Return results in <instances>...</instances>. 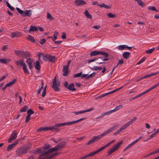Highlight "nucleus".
<instances>
[{
    "label": "nucleus",
    "mask_w": 159,
    "mask_h": 159,
    "mask_svg": "<svg viewBox=\"0 0 159 159\" xmlns=\"http://www.w3.org/2000/svg\"><path fill=\"white\" fill-rule=\"evenodd\" d=\"M66 144L65 141H63L57 144L54 148L48 149L50 145L46 146L41 148L37 149V152L41 154L39 157V159H51L53 156L58 154L57 151L59 150Z\"/></svg>",
    "instance_id": "1"
},
{
    "label": "nucleus",
    "mask_w": 159,
    "mask_h": 159,
    "mask_svg": "<svg viewBox=\"0 0 159 159\" xmlns=\"http://www.w3.org/2000/svg\"><path fill=\"white\" fill-rule=\"evenodd\" d=\"M99 54H101L103 55L104 57V58L102 59V61H107L108 60V59L107 58V57L109 56L108 54L104 52L95 50L92 51L90 54V55L91 56H95Z\"/></svg>",
    "instance_id": "2"
},
{
    "label": "nucleus",
    "mask_w": 159,
    "mask_h": 159,
    "mask_svg": "<svg viewBox=\"0 0 159 159\" xmlns=\"http://www.w3.org/2000/svg\"><path fill=\"white\" fill-rule=\"evenodd\" d=\"M136 119V117H134L130 120L127 122L126 124L123 125L121 127H120L115 132L113 135H116L119 134L122 131L125 129L127 127L132 124L133 122L135 121Z\"/></svg>",
    "instance_id": "3"
},
{
    "label": "nucleus",
    "mask_w": 159,
    "mask_h": 159,
    "mask_svg": "<svg viewBox=\"0 0 159 159\" xmlns=\"http://www.w3.org/2000/svg\"><path fill=\"white\" fill-rule=\"evenodd\" d=\"M14 52L16 55L20 57L27 58L30 56V53L27 51L15 50Z\"/></svg>",
    "instance_id": "4"
},
{
    "label": "nucleus",
    "mask_w": 159,
    "mask_h": 159,
    "mask_svg": "<svg viewBox=\"0 0 159 159\" xmlns=\"http://www.w3.org/2000/svg\"><path fill=\"white\" fill-rule=\"evenodd\" d=\"M122 143V141H121L114 145L108 152V153L107 155V156H108L116 151L120 145Z\"/></svg>",
    "instance_id": "5"
},
{
    "label": "nucleus",
    "mask_w": 159,
    "mask_h": 159,
    "mask_svg": "<svg viewBox=\"0 0 159 159\" xmlns=\"http://www.w3.org/2000/svg\"><path fill=\"white\" fill-rule=\"evenodd\" d=\"M53 84L52 86V88L56 91H59V89L58 87L60 85V82L58 80H56L55 78H54L53 81Z\"/></svg>",
    "instance_id": "6"
},
{
    "label": "nucleus",
    "mask_w": 159,
    "mask_h": 159,
    "mask_svg": "<svg viewBox=\"0 0 159 159\" xmlns=\"http://www.w3.org/2000/svg\"><path fill=\"white\" fill-rule=\"evenodd\" d=\"M27 152V149L22 147L18 148L16 151L17 155L19 157H20L22 155L26 153Z\"/></svg>",
    "instance_id": "7"
},
{
    "label": "nucleus",
    "mask_w": 159,
    "mask_h": 159,
    "mask_svg": "<svg viewBox=\"0 0 159 159\" xmlns=\"http://www.w3.org/2000/svg\"><path fill=\"white\" fill-rule=\"evenodd\" d=\"M119 126V125H116L110 128V129H108L107 130L104 131L102 133V135L103 137L105 136V135L110 133L111 132H112L113 131L115 130L116 129L118 126Z\"/></svg>",
    "instance_id": "8"
},
{
    "label": "nucleus",
    "mask_w": 159,
    "mask_h": 159,
    "mask_svg": "<svg viewBox=\"0 0 159 159\" xmlns=\"http://www.w3.org/2000/svg\"><path fill=\"white\" fill-rule=\"evenodd\" d=\"M74 2L75 5L77 6L84 5L86 4V2L83 0H75Z\"/></svg>",
    "instance_id": "9"
},
{
    "label": "nucleus",
    "mask_w": 159,
    "mask_h": 159,
    "mask_svg": "<svg viewBox=\"0 0 159 159\" xmlns=\"http://www.w3.org/2000/svg\"><path fill=\"white\" fill-rule=\"evenodd\" d=\"M21 35V33L19 31L14 32L11 33V36L12 38L18 37Z\"/></svg>",
    "instance_id": "10"
},
{
    "label": "nucleus",
    "mask_w": 159,
    "mask_h": 159,
    "mask_svg": "<svg viewBox=\"0 0 159 159\" xmlns=\"http://www.w3.org/2000/svg\"><path fill=\"white\" fill-rule=\"evenodd\" d=\"M16 63L17 66L22 67L25 64H26L24 62V60L23 59H20L16 61Z\"/></svg>",
    "instance_id": "11"
},
{
    "label": "nucleus",
    "mask_w": 159,
    "mask_h": 159,
    "mask_svg": "<svg viewBox=\"0 0 159 159\" xmlns=\"http://www.w3.org/2000/svg\"><path fill=\"white\" fill-rule=\"evenodd\" d=\"M32 11L30 10H26L24 11L23 17L28 16L30 17L32 14Z\"/></svg>",
    "instance_id": "12"
},
{
    "label": "nucleus",
    "mask_w": 159,
    "mask_h": 159,
    "mask_svg": "<svg viewBox=\"0 0 159 159\" xmlns=\"http://www.w3.org/2000/svg\"><path fill=\"white\" fill-rule=\"evenodd\" d=\"M17 136V133L13 132L11 136V138L8 140V142H11L12 141L15 139Z\"/></svg>",
    "instance_id": "13"
},
{
    "label": "nucleus",
    "mask_w": 159,
    "mask_h": 159,
    "mask_svg": "<svg viewBox=\"0 0 159 159\" xmlns=\"http://www.w3.org/2000/svg\"><path fill=\"white\" fill-rule=\"evenodd\" d=\"M26 62L28 64L30 69V70L33 68L32 65L33 60L30 58L27 59L26 60Z\"/></svg>",
    "instance_id": "14"
},
{
    "label": "nucleus",
    "mask_w": 159,
    "mask_h": 159,
    "mask_svg": "<svg viewBox=\"0 0 159 159\" xmlns=\"http://www.w3.org/2000/svg\"><path fill=\"white\" fill-rule=\"evenodd\" d=\"M68 70V67H67V66H63V76H66L68 75L69 73Z\"/></svg>",
    "instance_id": "15"
},
{
    "label": "nucleus",
    "mask_w": 159,
    "mask_h": 159,
    "mask_svg": "<svg viewBox=\"0 0 159 159\" xmlns=\"http://www.w3.org/2000/svg\"><path fill=\"white\" fill-rule=\"evenodd\" d=\"M11 61V59L9 58H3L0 59V63L6 64L9 63Z\"/></svg>",
    "instance_id": "16"
},
{
    "label": "nucleus",
    "mask_w": 159,
    "mask_h": 159,
    "mask_svg": "<svg viewBox=\"0 0 159 159\" xmlns=\"http://www.w3.org/2000/svg\"><path fill=\"white\" fill-rule=\"evenodd\" d=\"M98 6L101 7H103L106 9H110L111 7L110 5L105 4L104 3H102L101 4H98Z\"/></svg>",
    "instance_id": "17"
},
{
    "label": "nucleus",
    "mask_w": 159,
    "mask_h": 159,
    "mask_svg": "<svg viewBox=\"0 0 159 159\" xmlns=\"http://www.w3.org/2000/svg\"><path fill=\"white\" fill-rule=\"evenodd\" d=\"M38 28L37 27L33 26H30V29L28 31L29 32H34V31H37L38 30Z\"/></svg>",
    "instance_id": "18"
},
{
    "label": "nucleus",
    "mask_w": 159,
    "mask_h": 159,
    "mask_svg": "<svg viewBox=\"0 0 159 159\" xmlns=\"http://www.w3.org/2000/svg\"><path fill=\"white\" fill-rule=\"evenodd\" d=\"M67 89L69 90L74 91L76 90V89L74 88V84H70L68 86Z\"/></svg>",
    "instance_id": "19"
},
{
    "label": "nucleus",
    "mask_w": 159,
    "mask_h": 159,
    "mask_svg": "<svg viewBox=\"0 0 159 159\" xmlns=\"http://www.w3.org/2000/svg\"><path fill=\"white\" fill-rule=\"evenodd\" d=\"M17 144V143H13L8 145L7 148V150L9 151L11 150L13 148L15 147V145H16Z\"/></svg>",
    "instance_id": "20"
},
{
    "label": "nucleus",
    "mask_w": 159,
    "mask_h": 159,
    "mask_svg": "<svg viewBox=\"0 0 159 159\" xmlns=\"http://www.w3.org/2000/svg\"><path fill=\"white\" fill-rule=\"evenodd\" d=\"M3 2H6L7 7H8L11 10L13 11L15 10V8L10 5L8 1H4Z\"/></svg>",
    "instance_id": "21"
},
{
    "label": "nucleus",
    "mask_w": 159,
    "mask_h": 159,
    "mask_svg": "<svg viewBox=\"0 0 159 159\" xmlns=\"http://www.w3.org/2000/svg\"><path fill=\"white\" fill-rule=\"evenodd\" d=\"M16 79H14L10 82H9L6 84L8 87H9L12 85L16 81Z\"/></svg>",
    "instance_id": "22"
},
{
    "label": "nucleus",
    "mask_w": 159,
    "mask_h": 159,
    "mask_svg": "<svg viewBox=\"0 0 159 159\" xmlns=\"http://www.w3.org/2000/svg\"><path fill=\"white\" fill-rule=\"evenodd\" d=\"M22 69L25 73L26 74H29L30 73L29 72L27 69V67L26 64H25L22 67Z\"/></svg>",
    "instance_id": "23"
},
{
    "label": "nucleus",
    "mask_w": 159,
    "mask_h": 159,
    "mask_svg": "<svg viewBox=\"0 0 159 159\" xmlns=\"http://www.w3.org/2000/svg\"><path fill=\"white\" fill-rule=\"evenodd\" d=\"M135 1L138 2V5L142 7H144L145 4L143 3L141 0H134Z\"/></svg>",
    "instance_id": "24"
},
{
    "label": "nucleus",
    "mask_w": 159,
    "mask_h": 159,
    "mask_svg": "<svg viewBox=\"0 0 159 159\" xmlns=\"http://www.w3.org/2000/svg\"><path fill=\"white\" fill-rule=\"evenodd\" d=\"M26 39L28 40L32 43L34 42L35 41L34 38L33 36L30 35H28Z\"/></svg>",
    "instance_id": "25"
},
{
    "label": "nucleus",
    "mask_w": 159,
    "mask_h": 159,
    "mask_svg": "<svg viewBox=\"0 0 159 159\" xmlns=\"http://www.w3.org/2000/svg\"><path fill=\"white\" fill-rule=\"evenodd\" d=\"M126 45H119L118 47L117 48L119 50H123L125 49H126Z\"/></svg>",
    "instance_id": "26"
},
{
    "label": "nucleus",
    "mask_w": 159,
    "mask_h": 159,
    "mask_svg": "<svg viewBox=\"0 0 159 159\" xmlns=\"http://www.w3.org/2000/svg\"><path fill=\"white\" fill-rule=\"evenodd\" d=\"M114 112L112 109L110 110V111L105 112L104 113H102V116H105L109 115L110 114H111V113Z\"/></svg>",
    "instance_id": "27"
},
{
    "label": "nucleus",
    "mask_w": 159,
    "mask_h": 159,
    "mask_svg": "<svg viewBox=\"0 0 159 159\" xmlns=\"http://www.w3.org/2000/svg\"><path fill=\"white\" fill-rule=\"evenodd\" d=\"M34 66L35 69L37 70H40V66L39 65V62L38 61H36Z\"/></svg>",
    "instance_id": "28"
},
{
    "label": "nucleus",
    "mask_w": 159,
    "mask_h": 159,
    "mask_svg": "<svg viewBox=\"0 0 159 159\" xmlns=\"http://www.w3.org/2000/svg\"><path fill=\"white\" fill-rule=\"evenodd\" d=\"M84 14L89 19H92V16L88 12V11L87 10H86L84 12Z\"/></svg>",
    "instance_id": "29"
},
{
    "label": "nucleus",
    "mask_w": 159,
    "mask_h": 159,
    "mask_svg": "<svg viewBox=\"0 0 159 159\" xmlns=\"http://www.w3.org/2000/svg\"><path fill=\"white\" fill-rule=\"evenodd\" d=\"M130 55L129 52H124L123 54V56L124 58L125 59H127L129 57V55Z\"/></svg>",
    "instance_id": "30"
},
{
    "label": "nucleus",
    "mask_w": 159,
    "mask_h": 159,
    "mask_svg": "<svg viewBox=\"0 0 159 159\" xmlns=\"http://www.w3.org/2000/svg\"><path fill=\"white\" fill-rule=\"evenodd\" d=\"M43 86V82H41V86H40L39 89L37 90V94H39L40 93V92L42 90Z\"/></svg>",
    "instance_id": "31"
},
{
    "label": "nucleus",
    "mask_w": 159,
    "mask_h": 159,
    "mask_svg": "<svg viewBox=\"0 0 159 159\" xmlns=\"http://www.w3.org/2000/svg\"><path fill=\"white\" fill-rule=\"evenodd\" d=\"M102 69L101 67L97 66H94L92 68V69L94 71L100 70Z\"/></svg>",
    "instance_id": "32"
},
{
    "label": "nucleus",
    "mask_w": 159,
    "mask_h": 159,
    "mask_svg": "<svg viewBox=\"0 0 159 159\" xmlns=\"http://www.w3.org/2000/svg\"><path fill=\"white\" fill-rule=\"evenodd\" d=\"M47 17L48 19L51 20H53L54 19V18L52 16L51 14L48 12L47 13Z\"/></svg>",
    "instance_id": "33"
},
{
    "label": "nucleus",
    "mask_w": 159,
    "mask_h": 159,
    "mask_svg": "<svg viewBox=\"0 0 159 159\" xmlns=\"http://www.w3.org/2000/svg\"><path fill=\"white\" fill-rule=\"evenodd\" d=\"M123 106L122 105H119L116 106L115 108L112 109L114 112H116L120 109Z\"/></svg>",
    "instance_id": "34"
},
{
    "label": "nucleus",
    "mask_w": 159,
    "mask_h": 159,
    "mask_svg": "<svg viewBox=\"0 0 159 159\" xmlns=\"http://www.w3.org/2000/svg\"><path fill=\"white\" fill-rule=\"evenodd\" d=\"M57 126H56V124L54 126H53L50 127H47V131L48 130H52L56 129L57 128Z\"/></svg>",
    "instance_id": "35"
},
{
    "label": "nucleus",
    "mask_w": 159,
    "mask_h": 159,
    "mask_svg": "<svg viewBox=\"0 0 159 159\" xmlns=\"http://www.w3.org/2000/svg\"><path fill=\"white\" fill-rule=\"evenodd\" d=\"M155 48L153 47L150 49H148L146 51V52L148 54H150L152 53L155 50Z\"/></svg>",
    "instance_id": "36"
},
{
    "label": "nucleus",
    "mask_w": 159,
    "mask_h": 159,
    "mask_svg": "<svg viewBox=\"0 0 159 159\" xmlns=\"http://www.w3.org/2000/svg\"><path fill=\"white\" fill-rule=\"evenodd\" d=\"M134 145L131 143L129 144L125 148H124L123 150V152H125L127 150L130 148L131 147Z\"/></svg>",
    "instance_id": "37"
},
{
    "label": "nucleus",
    "mask_w": 159,
    "mask_h": 159,
    "mask_svg": "<svg viewBox=\"0 0 159 159\" xmlns=\"http://www.w3.org/2000/svg\"><path fill=\"white\" fill-rule=\"evenodd\" d=\"M99 58L102 59V58H103V57H99ZM98 58H99L98 57H97V58H94L93 59H90L88 61V62L89 63H90L91 62L94 61H96L97 60H98Z\"/></svg>",
    "instance_id": "38"
},
{
    "label": "nucleus",
    "mask_w": 159,
    "mask_h": 159,
    "mask_svg": "<svg viewBox=\"0 0 159 159\" xmlns=\"http://www.w3.org/2000/svg\"><path fill=\"white\" fill-rule=\"evenodd\" d=\"M55 57L53 56H50L49 58L48 61L50 62H53L55 61Z\"/></svg>",
    "instance_id": "39"
},
{
    "label": "nucleus",
    "mask_w": 159,
    "mask_h": 159,
    "mask_svg": "<svg viewBox=\"0 0 159 159\" xmlns=\"http://www.w3.org/2000/svg\"><path fill=\"white\" fill-rule=\"evenodd\" d=\"M16 9L17 11H18V12L19 13L21 14L22 15V16L23 17L24 11L23 10H20L19 8L18 7H16Z\"/></svg>",
    "instance_id": "40"
},
{
    "label": "nucleus",
    "mask_w": 159,
    "mask_h": 159,
    "mask_svg": "<svg viewBox=\"0 0 159 159\" xmlns=\"http://www.w3.org/2000/svg\"><path fill=\"white\" fill-rule=\"evenodd\" d=\"M107 15L108 17L109 18H114L116 17V15L115 14H112L111 13H107Z\"/></svg>",
    "instance_id": "41"
},
{
    "label": "nucleus",
    "mask_w": 159,
    "mask_h": 159,
    "mask_svg": "<svg viewBox=\"0 0 159 159\" xmlns=\"http://www.w3.org/2000/svg\"><path fill=\"white\" fill-rule=\"evenodd\" d=\"M145 60V57H142L139 61H138L136 64L137 65H139L141 64V63L143 62Z\"/></svg>",
    "instance_id": "42"
},
{
    "label": "nucleus",
    "mask_w": 159,
    "mask_h": 159,
    "mask_svg": "<svg viewBox=\"0 0 159 159\" xmlns=\"http://www.w3.org/2000/svg\"><path fill=\"white\" fill-rule=\"evenodd\" d=\"M96 153L95 151H93V152H90L88 154L86 155V156L87 157H92L94 155L96 154Z\"/></svg>",
    "instance_id": "43"
},
{
    "label": "nucleus",
    "mask_w": 159,
    "mask_h": 159,
    "mask_svg": "<svg viewBox=\"0 0 159 159\" xmlns=\"http://www.w3.org/2000/svg\"><path fill=\"white\" fill-rule=\"evenodd\" d=\"M148 9L149 10H151L153 11H156V12H157V11L156 10L155 7L154 6L148 7Z\"/></svg>",
    "instance_id": "44"
},
{
    "label": "nucleus",
    "mask_w": 159,
    "mask_h": 159,
    "mask_svg": "<svg viewBox=\"0 0 159 159\" xmlns=\"http://www.w3.org/2000/svg\"><path fill=\"white\" fill-rule=\"evenodd\" d=\"M93 137L95 138V139L97 141L99 140L100 139H101L102 137H103V136L101 134L100 135H98V136H94Z\"/></svg>",
    "instance_id": "45"
},
{
    "label": "nucleus",
    "mask_w": 159,
    "mask_h": 159,
    "mask_svg": "<svg viewBox=\"0 0 159 159\" xmlns=\"http://www.w3.org/2000/svg\"><path fill=\"white\" fill-rule=\"evenodd\" d=\"M58 33L57 32H55L53 35V37L52 38V39L53 40V39L54 40H55L57 39V36L58 35Z\"/></svg>",
    "instance_id": "46"
},
{
    "label": "nucleus",
    "mask_w": 159,
    "mask_h": 159,
    "mask_svg": "<svg viewBox=\"0 0 159 159\" xmlns=\"http://www.w3.org/2000/svg\"><path fill=\"white\" fill-rule=\"evenodd\" d=\"M66 125H69L72 124H76L75 121H72L70 122H65Z\"/></svg>",
    "instance_id": "47"
},
{
    "label": "nucleus",
    "mask_w": 159,
    "mask_h": 159,
    "mask_svg": "<svg viewBox=\"0 0 159 159\" xmlns=\"http://www.w3.org/2000/svg\"><path fill=\"white\" fill-rule=\"evenodd\" d=\"M50 56V55H48L47 54H46L43 57L44 60L46 61H48Z\"/></svg>",
    "instance_id": "48"
},
{
    "label": "nucleus",
    "mask_w": 159,
    "mask_h": 159,
    "mask_svg": "<svg viewBox=\"0 0 159 159\" xmlns=\"http://www.w3.org/2000/svg\"><path fill=\"white\" fill-rule=\"evenodd\" d=\"M73 113H75L76 115H78L80 114H82L84 113V110H82L76 112H73Z\"/></svg>",
    "instance_id": "49"
},
{
    "label": "nucleus",
    "mask_w": 159,
    "mask_h": 159,
    "mask_svg": "<svg viewBox=\"0 0 159 159\" xmlns=\"http://www.w3.org/2000/svg\"><path fill=\"white\" fill-rule=\"evenodd\" d=\"M27 109V107L26 106H25L23 107L21 109L20 111V112H25L26 111Z\"/></svg>",
    "instance_id": "50"
},
{
    "label": "nucleus",
    "mask_w": 159,
    "mask_h": 159,
    "mask_svg": "<svg viewBox=\"0 0 159 159\" xmlns=\"http://www.w3.org/2000/svg\"><path fill=\"white\" fill-rule=\"evenodd\" d=\"M34 113V111L31 109H29L27 111V115L30 116V115Z\"/></svg>",
    "instance_id": "51"
},
{
    "label": "nucleus",
    "mask_w": 159,
    "mask_h": 159,
    "mask_svg": "<svg viewBox=\"0 0 159 159\" xmlns=\"http://www.w3.org/2000/svg\"><path fill=\"white\" fill-rule=\"evenodd\" d=\"M65 125H66L65 122L61 123L56 124V126H57V127H59V126H64Z\"/></svg>",
    "instance_id": "52"
},
{
    "label": "nucleus",
    "mask_w": 159,
    "mask_h": 159,
    "mask_svg": "<svg viewBox=\"0 0 159 159\" xmlns=\"http://www.w3.org/2000/svg\"><path fill=\"white\" fill-rule=\"evenodd\" d=\"M46 86H45V87L44 88V89L43 90V92L42 93L41 96L42 97H44L45 95H46Z\"/></svg>",
    "instance_id": "53"
},
{
    "label": "nucleus",
    "mask_w": 159,
    "mask_h": 159,
    "mask_svg": "<svg viewBox=\"0 0 159 159\" xmlns=\"http://www.w3.org/2000/svg\"><path fill=\"white\" fill-rule=\"evenodd\" d=\"M50 139L56 143H57L60 140V139H56L54 138H51Z\"/></svg>",
    "instance_id": "54"
},
{
    "label": "nucleus",
    "mask_w": 159,
    "mask_h": 159,
    "mask_svg": "<svg viewBox=\"0 0 159 159\" xmlns=\"http://www.w3.org/2000/svg\"><path fill=\"white\" fill-rule=\"evenodd\" d=\"M156 135V134L154 132L152 134L149 135L148 139V140H150V139L153 138Z\"/></svg>",
    "instance_id": "55"
},
{
    "label": "nucleus",
    "mask_w": 159,
    "mask_h": 159,
    "mask_svg": "<svg viewBox=\"0 0 159 159\" xmlns=\"http://www.w3.org/2000/svg\"><path fill=\"white\" fill-rule=\"evenodd\" d=\"M44 130L45 131H47V127H41L39 129H38L37 130V131H40L41 130Z\"/></svg>",
    "instance_id": "56"
},
{
    "label": "nucleus",
    "mask_w": 159,
    "mask_h": 159,
    "mask_svg": "<svg viewBox=\"0 0 159 159\" xmlns=\"http://www.w3.org/2000/svg\"><path fill=\"white\" fill-rule=\"evenodd\" d=\"M93 143H94V142H93V140L92 139L90 140L88 142L86 143V144H85V145H88L90 144Z\"/></svg>",
    "instance_id": "57"
},
{
    "label": "nucleus",
    "mask_w": 159,
    "mask_h": 159,
    "mask_svg": "<svg viewBox=\"0 0 159 159\" xmlns=\"http://www.w3.org/2000/svg\"><path fill=\"white\" fill-rule=\"evenodd\" d=\"M105 148H104V146L99 148L97 150L95 151V152L96 153H97L98 152H99L104 149Z\"/></svg>",
    "instance_id": "58"
},
{
    "label": "nucleus",
    "mask_w": 159,
    "mask_h": 159,
    "mask_svg": "<svg viewBox=\"0 0 159 159\" xmlns=\"http://www.w3.org/2000/svg\"><path fill=\"white\" fill-rule=\"evenodd\" d=\"M8 48V45H6L3 46L2 49V50L3 51H5Z\"/></svg>",
    "instance_id": "59"
},
{
    "label": "nucleus",
    "mask_w": 159,
    "mask_h": 159,
    "mask_svg": "<svg viewBox=\"0 0 159 159\" xmlns=\"http://www.w3.org/2000/svg\"><path fill=\"white\" fill-rule=\"evenodd\" d=\"M82 73V72H80V73H77L75 74L74 76V77H79L81 76V74Z\"/></svg>",
    "instance_id": "60"
},
{
    "label": "nucleus",
    "mask_w": 159,
    "mask_h": 159,
    "mask_svg": "<svg viewBox=\"0 0 159 159\" xmlns=\"http://www.w3.org/2000/svg\"><path fill=\"white\" fill-rule=\"evenodd\" d=\"M19 104H20L21 105H22V104H24V103L22 102V99L21 97L20 96H19Z\"/></svg>",
    "instance_id": "61"
},
{
    "label": "nucleus",
    "mask_w": 159,
    "mask_h": 159,
    "mask_svg": "<svg viewBox=\"0 0 159 159\" xmlns=\"http://www.w3.org/2000/svg\"><path fill=\"white\" fill-rule=\"evenodd\" d=\"M95 72H93L90 75H88L87 77V79H88L92 77L95 74Z\"/></svg>",
    "instance_id": "62"
},
{
    "label": "nucleus",
    "mask_w": 159,
    "mask_h": 159,
    "mask_svg": "<svg viewBox=\"0 0 159 159\" xmlns=\"http://www.w3.org/2000/svg\"><path fill=\"white\" fill-rule=\"evenodd\" d=\"M30 119V116H29L27 115L26 117V119L25 120V122L27 123L29 121Z\"/></svg>",
    "instance_id": "63"
},
{
    "label": "nucleus",
    "mask_w": 159,
    "mask_h": 159,
    "mask_svg": "<svg viewBox=\"0 0 159 159\" xmlns=\"http://www.w3.org/2000/svg\"><path fill=\"white\" fill-rule=\"evenodd\" d=\"M46 42V40L45 39H43L40 40V41L39 42L40 44L42 45L43 43H45Z\"/></svg>",
    "instance_id": "64"
}]
</instances>
